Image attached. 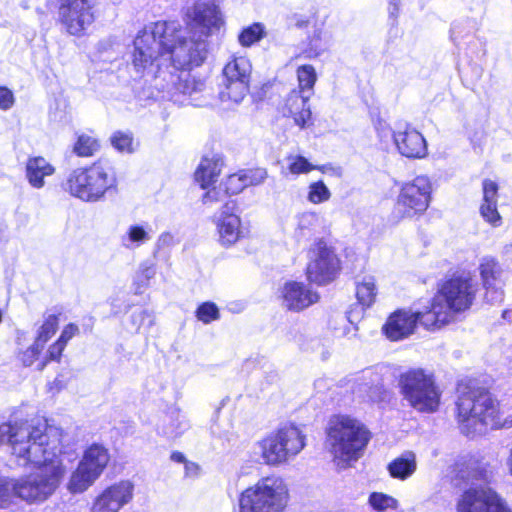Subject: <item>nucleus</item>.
<instances>
[{
	"label": "nucleus",
	"mask_w": 512,
	"mask_h": 512,
	"mask_svg": "<svg viewBox=\"0 0 512 512\" xmlns=\"http://www.w3.org/2000/svg\"><path fill=\"white\" fill-rule=\"evenodd\" d=\"M399 2L400 0H388V13L390 19H392V25H394L399 14Z\"/></svg>",
	"instance_id": "obj_51"
},
{
	"label": "nucleus",
	"mask_w": 512,
	"mask_h": 512,
	"mask_svg": "<svg viewBox=\"0 0 512 512\" xmlns=\"http://www.w3.org/2000/svg\"><path fill=\"white\" fill-rule=\"evenodd\" d=\"M290 20L291 25H294L299 29L306 28L309 25V18L301 14H294Z\"/></svg>",
	"instance_id": "obj_50"
},
{
	"label": "nucleus",
	"mask_w": 512,
	"mask_h": 512,
	"mask_svg": "<svg viewBox=\"0 0 512 512\" xmlns=\"http://www.w3.org/2000/svg\"><path fill=\"white\" fill-rule=\"evenodd\" d=\"M127 238L131 243H142L146 241L148 237V233L146 230L140 225H133L127 231Z\"/></svg>",
	"instance_id": "obj_45"
},
{
	"label": "nucleus",
	"mask_w": 512,
	"mask_h": 512,
	"mask_svg": "<svg viewBox=\"0 0 512 512\" xmlns=\"http://www.w3.org/2000/svg\"><path fill=\"white\" fill-rule=\"evenodd\" d=\"M28 160H34V161H37V160H44L43 157L41 156H36V157H29Z\"/></svg>",
	"instance_id": "obj_60"
},
{
	"label": "nucleus",
	"mask_w": 512,
	"mask_h": 512,
	"mask_svg": "<svg viewBox=\"0 0 512 512\" xmlns=\"http://www.w3.org/2000/svg\"><path fill=\"white\" fill-rule=\"evenodd\" d=\"M251 72L252 65L247 57H233L228 61L222 70L221 101L242 102L249 92Z\"/></svg>",
	"instance_id": "obj_15"
},
{
	"label": "nucleus",
	"mask_w": 512,
	"mask_h": 512,
	"mask_svg": "<svg viewBox=\"0 0 512 512\" xmlns=\"http://www.w3.org/2000/svg\"><path fill=\"white\" fill-rule=\"evenodd\" d=\"M306 444L305 434L293 424H285L259 442L261 458L268 466H279L300 453Z\"/></svg>",
	"instance_id": "obj_9"
},
{
	"label": "nucleus",
	"mask_w": 512,
	"mask_h": 512,
	"mask_svg": "<svg viewBox=\"0 0 512 512\" xmlns=\"http://www.w3.org/2000/svg\"><path fill=\"white\" fill-rule=\"evenodd\" d=\"M417 468L416 457L412 452L393 459L387 466L389 475L394 479L406 480Z\"/></svg>",
	"instance_id": "obj_27"
},
{
	"label": "nucleus",
	"mask_w": 512,
	"mask_h": 512,
	"mask_svg": "<svg viewBox=\"0 0 512 512\" xmlns=\"http://www.w3.org/2000/svg\"><path fill=\"white\" fill-rule=\"evenodd\" d=\"M287 160H299V161H302V160H308V159L306 157L302 156V155H297L295 157L289 156L287 158Z\"/></svg>",
	"instance_id": "obj_58"
},
{
	"label": "nucleus",
	"mask_w": 512,
	"mask_h": 512,
	"mask_svg": "<svg viewBox=\"0 0 512 512\" xmlns=\"http://www.w3.org/2000/svg\"><path fill=\"white\" fill-rule=\"evenodd\" d=\"M78 333L79 327L75 323H68L63 327L57 339L67 346L68 342Z\"/></svg>",
	"instance_id": "obj_46"
},
{
	"label": "nucleus",
	"mask_w": 512,
	"mask_h": 512,
	"mask_svg": "<svg viewBox=\"0 0 512 512\" xmlns=\"http://www.w3.org/2000/svg\"><path fill=\"white\" fill-rule=\"evenodd\" d=\"M483 200L482 202H497L498 185L496 182L485 179L482 183Z\"/></svg>",
	"instance_id": "obj_43"
},
{
	"label": "nucleus",
	"mask_w": 512,
	"mask_h": 512,
	"mask_svg": "<svg viewBox=\"0 0 512 512\" xmlns=\"http://www.w3.org/2000/svg\"><path fill=\"white\" fill-rule=\"evenodd\" d=\"M479 287L471 272L453 273L437 283L427 307L438 330L468 312L476 302Z\"/></svg>",
	"instance_id": "obj_4"
},
{
	"label": "nucleus",
	"mask_w": 512,
	"mask_h": 512,
	"mask_svg": "<svg viewBox=\"0 0 512 512\" xmlns=\"http://www.w3.org/2000/svg\"><path fill=\"white\" fill-rule=\"evenodd\" d=\"M308 262L305 276L309 284L325 286L334 282L341 270L342 263L336 249L324 238L316 239L307 250Z\"/></svg>",
	"instance_id": "obj_10"
},
{
	"label": "nucleus",
	"mask_w": 512,
	"mask_h": 512,
	"mask_svg": "<svg viewBox=\"0 0 512 512\" xmlns=\"http://www.w3.org/2000/svg\"><path fill=\"white\" fill-rule=\"evenodd\" d=\"M26 339V333L22 331H18L16 334V343L21 345L23 341Z\"/></svg>",
	"instance_id": "obj_57"
},
{
	"label": "nucleus",
	"mask_w": 512,
	"mask_h": 512,
	"mask_svg": "<svg viewBox=\"0 0 512 512\" xmlns=\"http://www.w3.org/2000/svg\"><path fill=\"white\" fill-rule=\"evenodd\" d=\"M221 174L219 162H200L194 171V180L200 188L208 189L213 186Z\"/></svg>",
	"instance_id": "obj_28"
},
{
	"label": "nucleus",
	"mask_w": 512,
	"mask_h": 512,
	"mask_svg": "<svg viewBox=\"0 0 512 512\" xmlns=\"http://www.w3.org/2000/svg\"><path fill=\"white\" fill-rule=\"evenodd\" d=\"M310 93H304L293 89L287 96L284 112L290 116L299 127L303 128L311 122L312 112L309 105Z\"/></svg>",
	"instance_id": "obj_23"
},
{
	"label": "nucleus",
	"mask_w": 512,
	"mask_h": 512,
	"mask_svg": "<svg viewBox=\"0 0 512 512\" xmlns=\"http://www.w3.org/2000/svg\"><path fill=\"white\" fill-rule=\"evenodd\" d=\"M289 169L292 173L300 174V173H308L313 169H318L324 174L328 179L330 178H340L342 175V171L340 167H334L331 163H326L320 166H314L311 162H291Z\"/></svg>",
	"instance_id": "obj_31"
},
{
	"label": "nucleus",
	"mask_w": 512,
	"mask_h": 512,
	"mask_svg": "<svg viewBox=\"0 0 512 512\" xmlns=\"http://www.w3.org/2000/svg\"><path fill=\"white\" fill-rule=\"evenodd\" d=\"M453 471L456 476L466 482L474 480H484L487 477V470L480 465L474 457L463 458L456 461L453 465Z\"/></svg>",
	"instance_id": "obj_26"
},
{
	"label": "nucleus",
	"mask_w": 512,
	"mask_h": 512,
	"mask_svg": "<svg viewBox=\"0 0 512 512\" xmlns=\"http://www.w3.org/2000/svg\"><path fill=\"white\" fill-rule=\"evenodd\" d=\"M432 192L433 185L427 176L419 175L403 182L394 204L397 220L423 215L430 206Z\"/></svg>",
	"instance_id": "obj_11"
},
{
	"label": "nucleus",
	"mask_w": 512,
	"mask_h": 512,
	"mask_svg": "<svg viewBox=\"0 0 512 512\" xmlns=\"http://www.w3.org/2000/svg\"><path fill=\"white\" fill-rule=\"evenodd\" d=\"M99 149V140L87 134L78 135L73 146V152L81 158L92 157Z\"/></svg>",
	"instance_id": "obj_32"
},
{
	"label": "nucleus",
	"mask_w": 512,
	"mask_h": 512,
	"mask_svg": "<svg viewBox=\"0 0 512 512\" xmlns=\"http://www.w3.org/2000/svg\"><path fill=\"white\" fill-rule=\"evenodd\" d=\"M267 36L266 27L261 22H254L243 27L238 33V42L244 48H249Z\"/></svg>",
	"instance_id": "obj_30"
},
{
	"label": "nucleus",
	"mask_w": 512,
	"mask_h": 512,
	"mask_svg": "<svg viewBox=\"0 0 512 512\" xmlns=\"http://www.w3.org/2000/svg\"><path fill=\"white\" fill-rule=\"evenodd\" d=\"M110 459L109 450L104 445H89L69 478L68 490L74 494L86 491L101 476Z\"/></svg>",
	"instance_id": "obj_12"
},
{
	"label": "nucleus",
	"mask_w": 512,
	"mask_h": 512,
	"mask_svg": "<svg viewBox=\"0 0 512 512\" xmlns=\"http://www.w3.org/2000/svg\"><path fill=\"white\" fill-rule=\"evenodd\" d=\"M111 146L121 153H132L134 151L133 134L129 131H115L110 136Z\"/></svg>",
	"instance_id": "obj_35"
},
{
	"label": "nucleus",
	"mask_w": 512,
	"mask_h": 512,
	"mask_svg": "<svg viewBox=\"0 0 512 512\" xmlns=\"http://www.w3.org/2000/svg\"><path fill=\"white\" fill-rule=\"evenodd\" d=\"M201 160L207 161V160H220V159L215 158V157L209 158L208 156L204 155V156H202Z\"/></svg>",
	"instance_id": "obj_59"
},
{
	"label": "nucleus",
	"mask_w": 512,
	"mask_h": 512,
	"mask_svg": "<svg viewBox=\"0 0 512 512\" xmlns=\"http://www.w3.org/2000/svg\"><path fill=\"white\" fill-rule=\"evenodd\" d=\"M422 326L430 332L439 331L427 307L421 311L398 308L391 312L381 327V333L391 342L409 338Z\"/></svg>",
	"instance_id": "obj_13"
},
{
	"label": "nucleus",
	"mask_w": 512,
	"mask_h": 512,
	"mask_svg": "<svg viewBox=\"0 0 512 512\" xmlns=\"http://www.w3.org/2000/svg\"><path fill=\"white\" fill-rule=\"evenodd\" d=\"M238 211L237 201L228 200L223 204L220 216L215 222L219 242L224 247H231L244 237L242 220Z\"/></svg>",
	"instance_id": "obj_19"
},
{
	"label": "nucleus",
	"mask_w": 512,
	"mask_h": 512,
	"mask_svg": "<svg viewBox=\"0 0 512 512\" xmlns=\"http://www.w3.org/2000/svg\"><path fill=\"white\" fill-rule=\"evenodd\" d=\"M95 0H60L59 18L70 35L81 36L94 22Z\"/></svg>",
	"instance_id": "obj_17"
},
{
	"label": "nucleus",
	"mask_w": 512,
	"mask_h": 512,
	"mask_svg": "<svg viewBox=\"0 0 512 512\" xmlns=\"http://www.w3.org/2000/svg\"><path fill=\"white\" fill-rule=\"evenodd\" d=\"M13 481L0 477V505L8 501L12 493Z\"/></svg>",
	"instance_id": "obj_48"
},
{
	"label": "nucleus",
	"mask_w": 512,
	"mask_h": 512,
	"mask_svg": "<svg viewBox=\"0 0 512 512\" xmlns=\"http://www.w3.org/2000/svg\"><path fill=\"white\" fill-rule=\"evenodd\" d=\"M326 443L334 458L356 461L364 454L372 433L361 420L348 414H334L325 428Z\"/></svg>",
	"instance_id": "obj_5"
},
{
	"label": "nucleus",
	"mask_w": 512,
	"mask_h": 512,
	"mask_svg": "<svg viewBox=\"0 0 512 512\" xmlns=\"http://www.w3.org/2000/svg\"><path fill=\"white\" fill-rule=\"evenodd\" d=\"M7 443L18 465L38 469L35 474L13 481L14 496L39 503L50 497L67 473L60 439L50 435L48 425L39 418L7 422Z\"/></svg>",
	"instance_id": "obj_2"
},
{
	"label": "nucleus",
	"mask_w": 512,
	"mask_h": 512,
	"mask_svg": "<svg viewBox=\"0 0 512 512\" xmlns=\"http://www.w3.org/2000/svg\"><path fill=\"white\" fill-rule=\"evenodd\" d=\"M368 503L373 510L378 512L396 509L398 506V501L395 498L382 492H372L369 495Z\"/></svg>",
	"instance_id": "obj_36"
},
{
	"label": "nucleus",
	"mask_w": 512,
	"mask_h": 512,
	"mask_svg": "<svg viewBox=\"0 0 512 512\" xmlns=\"http://www.w3.org/2000/svg\"><path fill=\"white\" fill-rule=\"evenodd\" d=\"M134 496V484L120 480L105 487L92 501L90 512H119Z\"/></svg>",
	"instance_id": "obj_18"
},
{
	"label": "nucleus",
	"mask_w": 512,
	"mask_h": 512,
	"mask_svg": "<svg viewBox=\"0 0 512 512\" xmlns=\"http://www.w3.org/2000/svg\"><path fill=\"white\" fill-rule=\"evenodd\" d=\"M157 70L154 71L155 87L162 92H166L170 99L174 102L184 103L188 97L190 100H195L194 95L203 91L205 82L196 79L189 71H172L162 68V64H156Z\"/></svg>",
	"instance_id": "obj_14"
},
{
	"label": "nucleus",
	"mask_w": 512,
	"mask_h": 512,
	"mask_svg": "<svg viewBox=\"0 0 512 512\" xmlns=\"http://www.w3.org/2000/svg\"><path fill=\"white\" fill-rule=\"evenodd\" d=\"M478 271L482 288L487 293L496 292L498 288L504 286L503 268L496 257H483L479 263Z\"/></svg>",
	"instance_id": "obj_24"
},
{
	"label": "nucleus",
	"mask_w": 512,
	"mask_h": 512,
	"mask_svg": "<svg viewBox=\"0 0 512 512\" xmlns=\"http://www.w3.org/2000/svg\"><path fill=\"white\" fill-rule=\"evenodd\" d=\"M506 466H507L509 475L512 476V447L510 448L508 456L506 458Z\"/></svg>",
	"instance_id": "obj_55"
},
{
	"label": "nucleus",
	"mask_w": 512,
	"mask_h": 512,
	"mask_svg": "<svg viewBox=\"0 0 512 512\" xmlns=\"http://www.w3.org/2000/svg\"><path fill=\"white\" fill-rule=\"evenodd\" d=\"M455 509L456 512H512L498 491L484 485L464 489L456 500Z\"/></svg>",
	"instance_id": "obj_16"
},
{
	"label": "nucleus",
	"mask_w": 512,
	"mask_h": 512,
	"mask_svg": "<svg viewBox=\"0 0 512 512\" xmlns=\"http://www.w3.org/2000/svg\"><path fill=\"white\" fill-rule=\"evenodd\" d=\"M59 319L60 313L47 315L37 331L35 341L44 346L57 332Z\"/></svg>",
	"instance_id": "obj_33"
},
{
	"label": "nucleus",
	"mask_w": 512,
	"mask_h": 512,
	"mask_svg": "<svg viewBox=\"0 0 512 512\" xmlns=\"http://www.w3.org/2000/svg\"><path fill=\"white\" fill-rule=\"evenodd\" d=\"M400 394L409 406L420 413H434L441 403L442 391L434 372L420 367L409 368L398 377Z\"/></svg>",
	"instance_id": "obj_8"
},
{
	"label": "nucleus",
	"mask_w": 512,
	"mask_h": 512,
	"mask_svg": "<svg viewBox=\"0 0 512 512\" xmlns=\"http://www.w3.org/2000/svg\"><path fill=\"white\" fill-rule=\"evenodd\" d=\"M321 34V30L315 29L313 34L308 37L307 48L304 50L306 58H316L325 51V46L322 43Z\"/></svg>",
	"instance_id": "obj_41"
},
{
	"label": "nucleus",
	"mask_w": 512,
	"mask_h": 512,
	"mask_svg": "<svg viewBox=\"0 0 512 512\" xmlns=\"http://www.w3.org/2000/svg\"><path fill=\"white\" fill-rule=\"evenodd\" d=\"M297 79L299 83V89L297 91L312 94L317 80L315 68L310 64L300 65L297 68Z\"/></svg>",
	"instance_id": "obj_34"
},
{
	"label": "nucleus",
	"mask_w": 512,
	"mask_h": 512,
	"mask_svg": "<svg viewBox=\"0 0 512 512\" xmlns=\"http://www.w3.org/2000/svg\"><path fill=\"white\" fill-rule=\"evenodd\" d=\"M184 469H185V476H187V477H197V476H199L200 471H201L199 464H197L196 462L188 461V460L184 464Z\"/></svg>",
	"instance_id": "obj_49"
},
{
	"label": "nucleus",
	"mask_w": 512,
	"mask_h": 512,
	"mask_svg": "<svg viewBox=\"0 0 512 512\" xmlns=\"http://www.w3.org/2000/svg\"><path fill=\"white\" fill-rule=\"evenodd\" d=\"M284 305L290 311L300 312L314 303L318 302L319 294L304 283L298 281H287L281 288L280 295Z\"/></svg>",
	"instance_id": "obj_20"
},
{
	"label": "nucleus",
	"mask_w": 512,
	"mask_h": 512,
	"mask_svg": "<svg viewBox=\"0 0 512 512\" xmlns=\"http://www.w3.org/2000/svg\"><path fill=\"white\" fill-rule=\"evenodd\" d=\"M509 313H510V311H509V310H504V311L502 312V317H503L504 319H506V318L508 317Z\"/></svg>",
	"instance_id": "obj_61"
},
{
	"label": "nucleus",
	"mask_w": 512,
	"mask_h": 512,
	"mask_svg": "<svg viewBox=\"0 0 512 512\" xmlns=\"http://www.w3.org/2000/svg\"><path fill=\"white\" fill-rule=\"evenodd\" d=\"M55 172V168L49 162H27L26 177L29 183L35 188H41L44 185V177L50 176Z\"/></svg>",
	"instance_id": "obj_29"
},
{
	"label": "nucleus",
	"mask_w": 512,
	"mask_h": 512,
	"mask_svg": "<svg viewBox=\"0 0 512 512\" xmlns=\"http://www.w3.org/2000/svg\"><path fill=\"white\" fill-rule=\"evenodd\" d=\"M170 459L174 462L182 463V464H185L187 461L185 455L180 451H173L170 454Z\"/></svg>",
	"instance_id": "obj_53"
},
{
	"label": "nucleus",
	"mask_w": 512,
	"mask_h": 512,
	"mask_svg": "<svg viewBox=\"0 0 512 512\" xmlns=\"http://www.w3.org/2000/svg\"><path fill=\"white\" fill-rule=\"evenodd\" d=\"M206 190L207 191L201 197L203 205L211 206L215 203L222 201V198L225 196L223 195V191L220 187L216 188L212 186L211 188L209 187Z\"/></svg>",
	"instance_id": "obj_44"
},
{
	"label": "nucleus",
	"mask_w": 512,
	"mask_h": 512,
	"mask_svg": "<svg viewBox=\"0 0 512 512\" xmlns=\"http://www.w3.org/2000/svg\"><path fill=\"white\" fill-rule=\"evenodd\" d=\"M376 130L381 140L389 137L393 139V133L395 131L392 132L391 129L385 123L379 122L378 125L376 126Z\"/></svg>",
	"instance_id": "obj_52"
},
{
	"label": "nucleus",
	"mask_w": 512,
	"mask_h": 512,
	"mask_svg": "<svg viewBox=\"0 0 512 512\" xmlns=\"http://www.w3.org/2000/svg\"><path fill=\"white\" fill-rule=\"evenodd\" d=\"M452 411L460 433L469 438L512 427V415L504 416L501 403L491 390L472 380L457 384Z\"/></svg>",
	"instance_id": "obj_3"
},
{
	"label": "nucleus",
	"mask_w": 512,
	"mask_h": 512,
	"mask_svg": "<svg viewBox=\"0 0 512 512\" xmlns=\"http://www.w3.org/2000/svg\"><path fill=\"white\" fill-rule=\"evenodd\" d=\"M118 186L115 170L102 162L74 169L66 180L68 193L84 202H97Z\"/></svg>",
	"instance_id": "obj_7"
},
{
	"label": "nucleus",
	"mask_w": 512,
	"mask_h": 512,
	"mask_svg": "<svg viewBox=\"0 0 512 512\" xmlns=\"http://www.w3.org/2000/svg\"><path fill=\"white\" fill-rule=\"evenodd\" d=\"M393 140L399 153L406 158L421 159L427 154L425 138L408 124L403 131L393 133Z\"/></svg>",
	"instance_id": "obj_21"
},
{
	"label": "nucleus",
	"mask_w": 512,
	"mask_h": 512,
	"mask_svg": "<svg viewBox=\"0 0 512 512\" xmlns=\"http://www.w3.org/2000/svg\"><path fill=\"white\" fill-rule=\"evenodd\" d=\"M6 423L7 422L0 424V445H2L4 443L5 438L7 439L6 426H4V424H6Z\"/></svg>",
	"instance_id": "obj_56"
},
{
	"label": "nucleus",
	"mask_w": 512,
	"mask_h": 512,
	"mask_svg": "<svg viewBox=\"0 0 512 512\" xmlns=\"http://www.w3.org/2000/svg\"><path fill=\"white\" fill-rule=\"evenodd\" d=\"M189 27L197 39L187 38V29L178 21H158L148 30L140 31L133 41L132 65L141 77L146 71L152 72L154 62L164 65L169 61L168 70L175 72L191 70L201 66L207 58L206 38L213 29H219L222 19L215 4L198 3L188 14Z\"/></svg>",
	"instance_id": "obj_1"
},
{
	"label": "nucleus",
	"mask_w": 512,
	"mask_h": 512,
	"mask_svg": "<svg viewBox=\"0 0 512 512\" xmlns=\"http://www.w3.org/2000/svg\"><path fill=\"white\" fill-rule=\"evenodd\" d=\"M14 104V95L12 91L5 87L0 86V109L8 110Z\"/></svg>",
	"instance_id": "obj_47"
},
{
	"label": "nucleus",
	"mask_w": 512,
	"mask_h": 512,
	"mask_svg": "<svg viewBox=\"0 0 512 512\" xmlns=\"http://www.w3.org/2000/svg\"><path fill=\"white\" fill-rule=\"evenodd\" d=\"M331 194L322 181L314 182L310 185L308 199L314 204H320L327 201Z\"/></svg>",
	"instance_id": "obj_42"
},
{
	"label": "nucleus",
	"mask_w": 512,
	"mask_h": 512,
	"mask_svg": "<svg viewBox=\"0 0 512 512\" xmlns=\"http://www.w3.org/2000/svg\"><path fill=\"white\" fill-rule=\"evenodd\" d=\"M378 295L377 280L373 275H365L355 282V297L357 304L363 310L371 308Z\"/></svg>",
	"instance_id": "obj_25"
},
{
	"label": "nucleus",
	"mask_w": 512,
	"mask_h": 512,
	"mask_svg": "<svg viewBox=\"0 0 512 512\" xmlns=\"http://www.w3.org/2000/svg\"><path fill=\"white\" fill-rule=\"evenodd\" d=\"M266 177L265 170L261 168L242 169L229 174L221 183L223 195L231 197L251 186L259 185Z\"/></svg>",
	"instance_id": "obj_22"
},
{
	"label": "nucleus",
	"mask_w": 512,
	"mask_h": 512,
	"mask_svg": "<svg viewBox=\"0 0 512 512\" xmlns=\"http://www.w3.org/2000/svg\"><path fill=\"white\" fill-rule=\"evenodd\" d=\"M458 28H459V24L458 23H454L452 26H451V29H450V38L451 40L457 44L458 43V39H459V31H458Z\"/></svg>",
	"instance_id": "obj_54"
},
{
	"label": "nucleus",
	"mask_w": 512,
	"mask_h": 512,
	"mask_svg": "<svg viewBox=\"0 0 512 512\" xmlns=\"http://www.w3.org/2000/svg\"><path fill=\"white\" fill-rule=\"evenodd\" d=\"M195 316L200 322L209 324L220 318V311L214 302L205 301L198 305L195 310Z\"/></svg>",
	"instance_id": "obj_37"
},
{
	"label": "nucleus",
	"mask_w": 512,
	"mask_h": 512,
	"mask_svg": "<svg viewBox=\"0 0 512 512\" xmlns=\"http://www.w3.org/2000/svg\"><path fill=\"white\" fill-rule=\"evenodd\" d=\"M65 348H66V345L63 344L58 339H56L48 347L47 353H46L45 357L38 363L37 369L39 371H42L51 362L60 363L62 360V355H63V351L65 350Z\"/></svg>",
	"instance_id": "obj_38"
},
{
	"label": "nucleus",
	"mask_w": 512,
	"mask_h": 512,
	"mask_svg": "<svg viewBox=\"0 0 512 512\" xmlns=\"http://www.w3.org/2000/svg\"><path fill=\"white\" fill-rule=\"evenodd\" d=\"M480 214L483 219L493 227H499L502 224V217L497 209V202H482Z\"/></svg>",
	"instance_id": "obj_40"
},
{
	"label": "nucleus",
	"mask_w": 512,
	"mask_h": 512,
	"mask_svg": "<svg viewBox=\"0 0 512 512\" xmlns=\"http://www.w3.org/2000/svg\"><path fill=\"white\" fill-rule=\"evenodd\" d=\"M43 346L34 340V343L17 353V359L22 367L32 366L39 358Z\"/></svg>",
	"instance_id": "obj_39"
},
{
	"label": "nucleus",
	"mask_w": 512,
	"mask_h": 512,
	"mask_svg": "<svg viewBox=\"0 0 512 512\" xmlns=\"http://www.w3.org/2000/svg\"><path fill=\"white\" fill-rule=\"evenodd\" d=\"M290 500L288 482L272 474L241 491L238 497L239 512H284Z\"/></svg>",
	"instance_id": "obj_6"
}]
</instances>
